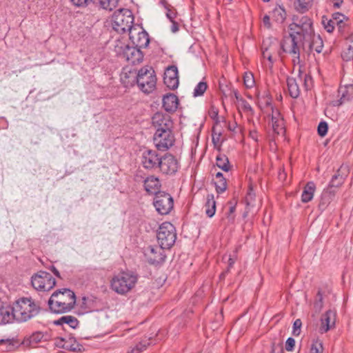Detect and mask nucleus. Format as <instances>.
Returning <instances> with one entry per match:
<instances>
[{"mask_svg":"<svg viewBox=\"0 0 353 353\" xmlns=\"http://www.w3.org/2000/svg\"><path fill=\"white\" fill-rule=\"evenodd\" d=\"M289 28V36L283 38L281 48L284 52L292 56L294 63H299L301 51L305 49V41H310L314 36L313 22L310 17L303 16L294 19Z\"/></svg>","mask_w":353,"mask_h":353,"instance_id":"1","label":"nucleus"},{"mask_svg":"<svg viewBox=\"0 0 353 353\" xmlns=\"http://www.w3.org/2000/svg\"><path fill=\"white\" fill-rule=\"evenodd\" d=\"M76 304L75 293L69 288L56 290L48 300L50 311L55 314L70 312Z\"/></svg>","mask_w":353,"mask_h":353,"instance_id":"2","label":"nucleus"},{"mask_svg":"<svg viewBox=\"0 0 353 353\" xmlns=\"http://www.w3.org/2000/svg\"><path fill=\"white\" fill-rule=\"evenodd\" d=\"M41 307L32 298L23 297L14 305L15 319L19 322H26L37 316Z\"/></svg>","mask_w":353,"mask_h":353,"instance_id":"3","label":"nucleus"},{"mask_svg":"<svg viewBox=\"0 0 353 353\" xmlns=\"http://www.w3.org/2000/svg\"><path fill=\"white\" fill-rule=\"evenodd\" d=\"M137 280V275L134 273L122 272L112 277L110 286L112 290L117 294H125L135 286Z\"/></svg>","mask_w":353,"mask_h":353,"instance_id":"4","label":"nucleus"},{"mask_svg":"<svg viewBox=\"0 0 353 353\" xmlns=\"http://www.w3.org/2000/svg\"><path fill=\"white\" fill-rule=\"evenodd\" d=\"M133 23V14L128 9H119L114 12L112 17V28L119 34L127 31L130 32L134 28Z\"/></svg>","mask_w":353,"mask_h":353,"instance_id":"5","label":"nucleus"},{"mask_svg":"<svg viewBox=\"0 0 353 353\" xmlns=\"http://www.w3.org/2000/svg\"><path fill=\"white\" fill-rule=\"evenodd\" d=\"M137 83L144 93H151L156 88L157 77L152 68L143 67L139 70Z\"/></svg>","mask_w":353,"mask_h":353,"instance_id":"6","label":"nucleus"},{"mask_svg":"<svg viewBox=\"0 0 353 353\" xmlns=\"http://www.w3.org/2000/svg\"><path fill=\"white\" fill-rule=\"evenodd\" d=\"M157 237L162 248L169 249L175 243L176 234L174 226L170 222L163 223L157 230Z\"/></svg>","mask_w":353,"mask_h":353,"instance_id":"7","label":"nucleus"},{"mask_svg":"<svg viewBox=\"0 0 353 353\" xmlns=\"http://www.w3.org/2000/svg\"><path fill=\"white\" fill-rule=\"evenodd\" d=\"M32 287L41 292H48L56 285L55 279L48 272L39 271L31 278Z\"/></svg>","mask_w":353,"mask_h":353,"instance_id":"8","label":"nucleus"},{"mask_svg":"<svg viewBox=\"0 0 353 353\" xmlns=\"http://www.w3.org/2000/svg\"><path fill=\"white\" fill-rule=\"evenodd\" d=\"M153 205L159 214H168L174 206L173 198L165 192H159L154 198Z\"/></svg>","mask_w":353,"mask_h":353,"instance_id":"9","label":"nucleus"},{"mask_svg":"<svg viewBox=\"0 0 353 353\" xmlns=\"http://www.w3.org/2000/svg\"><path fill=\"white\" fill-rule=\"evenodd\" d=\"M154 143L159 150L165 151L172 147L174 143V137L172 130H156Z\"/></svg>","mask_w":353,"mask_h":353,"instance_id":"10","label":"nucleus"},{"mask_svg":"<svg viewBox=\"0 0 353 353\" xmlns=\"http://www.w3.org/2000/svg\"><path fill=\"white\" fill-rule=\"evenodd\" d=\"M161 157L158 152L152 150H145L141 154V163L147 170H152L159 168Z\"/></svg>","mask_w":353,"mask_h":353,"instance_id":"11","label":"nucleus"},{"mask_svg":"<svg viewBox=\"0 0 353 353\" xmlns=\"http://www.w3.org/2000/svg\"><path fill=\"white\" fill-rule=\"evenodd\" d=\"M129 37L134 46L139 48H146L150 43L149 35L142 28L134 27L129 32Z\"/></svg>","mask_w":353,"mask_h":353,"instance_id":"12","label":"nucleus"},{"mask_svg":"<svg viewBox=\"0 0 353 353\" xmlns=\"http://www.w3.org/2000/svg\"><path fill=\"white\" fill-rule=\"evenodd\" d=\"M165 248H162L160 245L158 246H148L144 249L143 253L148 262L152 265H157L162 263L165 259L164 253Z\"/></svg>","mask_w":353,"mask_h":353,"instance_id":"13","label":"nucleus"},{"mask_svg":"<svg viewBox=\"0 0 353 353\" xmlns=\"http://www.w3.org/2000/svg\"><path fill=\"white\" fill-rule=\"evenodd\" d=\"M159 168L165 174H174L179 168V163L171 154H166L161 157Z\"/></svg>","mask_w":353,"mask_h":353,"instance_id":"14","label":"nucleus"},{"mask_svg":"<svg viewBox=\"0 0 353 353\" xmlns=\"http://www.w3.org/2000/svg\"><path fill=\"white\" fill-rule=\"evenodd\" d=\"M152 125L156 130H172L173 123L169 114L163 112H157L152 117Z\"/></svg>","mask_w":353,"mask_h":353,"instance_id":"15","label":"nucleus"},{"mask_svg":"<svg viewBox=\"0 0 353 353\" xmlns=\"http://www.w3.org/2000/svg\"><path fill=\"white\" fill-rule=\"evenodd\" d=\"M123 56L128 63L132 65L139 64L143 59V54L141 48L134 46H126L123 51Z\"/></svg>","mask_w":353,"mask_h":353,"instance_id":"16","label":"nucleus"},{"mask_svg":"<svg viewBox=\"0 0 353 353\" xmlns=\"http://www.w3.org/2000/svg\"><path fill=\"white\" fill-rule=\"evenodd\" d=\"M163 81L170 90H175L179 86L178 69L175 65L167 68L164 72Z\"/></svg>","mask_w":353,"mask_h":353,"instance_id":"17","label":"nucleus"},{"mask_svg":"<svg viewBox=\"0 0 353 353\" xmlns=\"http://www.w3.org/2000/svg\"><path fill=\"white\" fill-rule=\"evenodd\" d=\"M348 166L347 165H341V166L338 169L336 173L332 176L328 188L334 190V188L339 187L343 183L345 178L348 176Z\"/></svg>","mask_w":353,"mask_h":353,"instance_id":"18","label":"nucleus"},{"mask_svg":"<svg viewBox=\"0 0 353 353\" xmlns=\"http://www.w3.org/2000/svg\"><path fill=\"white\" fill-rule=\"evenodd\" d=\"M319 332L321 334L326 333L334 327L336 321V314L332 310L327 311L321 319Z\"/></svg>","mask_w":353,"mask_h":353,"instance_id":"19","label":"nucleus"},{"mask_svg":"<svg viewBox=\"0 0 353 353\" xmlns=\"http://www.w3.org/2000/svg\"><path fill=\"white\" fill-rule=\"evenodd\" d=\"M338 92L339 99L333 101L334 106H340L353 99V85L340 87Z\"/></svg>","mask_w":353,"mask_h":353,"instance_id":"20","label":"nucleus"},{"mask_svg":"<svg viewBox=\"0 0 353 353\" xmlns=\"http://www.w3.org/2000/svg\"><path fill=\"white\" fill-rule=\"evenodd\" d=\"M161 187V184L159 178L154 175L149 176L144 180L145 190L149 194H155L156 195L161 192L159 191Z\"/></svg>","mask_w":353,"mask_h":353,"instance_id":"21","label":"nucleus"},{"mask_svg":"<svg viewBox=\"0 0 353 353\" xmlns=\"http://www.w3.org/2000/svg\"><path fill=\"white\" fill-rule=\"evenodd\" d=\"M179 105L178 97L172 93L165 94L163 98V107L166 112H174Z\"/></svg>","mask_w":353,"mask_h":353,"instance_id":"22","label":"nucleus"},{"mask_svg":"<svg viewBox=\"0 0 353 353\" xmlns=\"http://www.w3.org/2000/svg\"><path fill=\"white\" fill-rule=\"evenodd\" d=\"M323 48V43L322 39L320 35H316L315 33L312 39L305 41V49L303 50V51H306L307 52H310L312 50H315L316 52H321Z\"/></svg>","mask_w":353,"mask_h":353,"instance_id":"23","label":"nucleus"},{"mask_svg":"<svg viewBox=\"0 0 353 353\" xmlns=\"http://www.w3.org/2000/svg\"><path fill=\"white\" fill-rule=\"evenodd\" d=\"M335 190L327 188L324 190L321 194L319 208L321 211H324L328 205L331 203L335 196Z\"/></svg>","mask_w":353,"mask_h":353,"instance_id":"24","label":"nucleus"},{"mask_svg":"<svg viewBox=\"0 0 353 353\" xmlns=\"http://www.w3.org/2000/svg\"><path fill=\"white\" fill-rule=\"evenodd\" d=\"M15 319L14 306H1L0 307V324H6L11 323Z\"/></svg>","mask_w":353,"mask_h":353,"instance_id":"25","label":"nucleus"},{"mask_svg":"<svg viewBox=\"0 0 353 353\" xmlns=\"http://www.w3.org/2000/svg\"><path fill=\"white\" fill-rule=\"evenodd\" d=\"M48 335L41 332H35L28 337H26L23 341L24 345H34L39 342L46 341L48 340Z\"/></svg>","mask_w":353,"mask_h":353,"instance_id":"26","label":"nucleus"},{"mask_svg":"<svg viewBox=\"0 0 353 353\" xmlns=\"http://www.w3.org/2000/svg\"><path fill=\"white\" fill-rule=\"evenodd\" d=\"M346 48L341 52V57L345 61L353 59V32L346 38Z\"/></svg>","mask_w":353,"mask_h":353,"instance_id":"27","label":"nucleus"},{"mask_svg":"<svg viewBox=\"0 0 353 353\" xmlns=\"http://www.w3.org/2000/svg\"><path fill=\"white\" fill-rule=\"evenodd\" d=\"M299 80L297 78L288 77L287 85L289 94L291 97L296 99L300 94V89L299 86Z\"/></svg>","mask_w":353,"mask_h":353,"instance_id":"28","label":"nucleus"},{"mask_svg":"<svg viewBox=\"0 0 353 353\" xmlns=\"http://www.w3.org/2000/svg\"><path fill=\"white\" fill-rule=\"evenodd\" d=\"M316 186L314 182H308L304 187L303 191L301 194V201L303 203H308L314 196Z\"/></svg>","mask_w":353,"mask_h":353,"instance_id":"29","label":"nucleus"},{"mask_svg":"<svg viewBox=\"0 0 353 353\" xmlns=\"http://www.w3.org/2000/svg\"><path fill=\"white\" fill-rule=\"evenodd\" d=\"M205 208V214L208 217L211 218L214 215L216 212V201L212 194L207 195Z\"/></svg>","mask_w":353,"mask_h":353,"instance_id":"30","label":"nucleus"},{"mask_svg":"<svg viewBox=\"0 0 353 353\" xmlns=\"http://www.w3.org/2000/svg\"><path fill=\"white\" fill-rule=\"evenodd\" d=\"M63 323L69 325L72 328H76L79 325V321L77 319L72 316H63L54 321V324L57 325H63Z\"/></svg>","mask_w":353,"mask_h":353,"instance_id":"31","label":"nucleus"},{"mask_svg":"<svg viewBox=\"0 0 353 353\" xmlns=\"http://www.w3.org/2000/svg\"><path fill=\"white\" fill-rule=\"evenodd\" d=\"M150 345V339L145 338L137 343L134 347H131L128 353H141Z\"/></svg>","mask_w":353,"mask_h":353,"instance_id":"32","label":"nucleus"},{"mask_svg":"<svg viewBox=\"0 0 353 353\" xmlns=\"http://www.w3.org/2000/svg\"><path fill=\"white\" fill-rule=\"evenodd\" d=\"M272 18L278 23H283L286 18V12L283 7L276 6L272 10Z\"/></svg>","mask_w":353,"mask_h":353,"instance_id":"33","label":"nucleus"},{"mask_svg":"<svg viewBox=\"0 0 353 353\" xmlns=\"http://www.w3.org/2000/svg\"><path fill=\"white\" fill-rule=\"evenodd\" d=\"M216 164L219 168L225 172L230 170L231 165H230L228 158L225 154L217 155L216 158Z\"/></svg>","mask_w":353,"mask_h":353,"instance_id":"34","label":"nucleus"},{"mask_svg":"<svg viewBox=\"0 0 353 353\" xmlns=\"http://www.w3.org/2000/svg\"><path fill=\"white\" fill-rule=\"evenodd\" d=\"M312 1V0H295L294 5L296 9L301 12L307 11L310 6V2Z\"/></svg>","mask_w":353,"mask_h":353,"instance_id":"35","label":"nucleus"},{"mask_svg":"<svg viewBox=\"0 0 353 353\" xmlns=\"http://www.w3.org/2000/svg\"><path fill=\"white\" fill-rule=\"evenodd\" d=\"M208 88V85L206 82L201 81L199 82L194 89L193 96L194 97L202 96L204 92L206 91Z\"/></svg>","mask_w":353,"mask_h":353,"instance_id":"36","label":"nucleus"},{"mask_svg":"<svg viewBox=\"0 0 353 353\" xmlns=\"http://www.w3.org/2000/svg\"><path fill=\"white\" fill-rule=\"evenodd\" d=\"M323 343L319 339H316L312 341L311 344L309 353H323Z\"/></svg>","mask_w":353,"mask_h":353,"instance_id":"37","label":"nucleus"},{"mask_svg":"<svg viewBox=\"0 0 353 353\" xmlns=\"http://www.w3.org/2000/svg\"><path fill=\"white\" fill-rule=\"evenodd\" d=\"M244 85L247 88H252L255 85L254 75L250 72H246L243 76Z\"/></svg>","mask_w":353,"mask_h":353,"instance_id":"38","label":"nucleus"},{"mask_svg":"<svg viewBox=\"0 0 353 353\" xmlns=\"http://www.w3.org/2000/svg\"><path fill=\"white\" fill-rule=\"evenodd\" d=\"M299 81H303V85L306 90H308L311 85L312 77L307 74H303L301 70L299 71L297 77Z\"/></svg>","mask_w":353,"mask_h":353,"instance_id":"39","label":"nucleus"},{"mask_svg":"<svg viewBox=\"0 0 353 353\" xmlns=\"http://www.w3.org/2000/svg\"><path fill=\"white\" fill-rule=\"evenodd\" d=\"M214 183L216 188V191L219 194L224 192L227 189V182L225 178L214 180Z\"/></svg>","mask_w":353,"mask_h":353,"instance_id":"40","label":"nucleus"},{"mask_svg":"<svg viewBox=\"0 0 353 353\" xmlns=\"http://www.w3.org/2000/svg\"><path fill=\"white\" fill-rule=\"evenodd\" d=\"M119 0H100L101 6L108 10H112L118 4Z\"/></svg>","mask_w":353,"mask_h":353,"instance_id":"41","label":"nucleus"},{"mask_svg":"<svg viewBox=\"0 0 353 353\" xmlns=\"http://www.w3.org/2000/svg\"><path fill=\"white\" fill-rule=\"evenodd\" d=\"M272 128L274 132L277 134H284L285 132L282 120L274 121V118H272Z\"/></svg>","mask_w":353,"mask_h":353,"instance_id":"42","label":"nucleus"},{"mask_svg":"<svg viewBox=\"0 0 353 353\" xmlns=\"http://www.w3.org/2000/svg\"><path fill=\"white\" fill-rule=\"evenodd\" d=\"M72 339H70L69 341H65L64 344L62 345V347L74 352L80 351L81 345H80L79 343H77L75 341L72 343Z\"/></svg>","mask_w":353,"mask_h":353,"instance_id":"43","label":"nucleus"},{"mask_svg":"<svg viewBox=\"0 0 353 353\" xmlns=\"http://www.w3.org/2000/svg\"><path fill=\"white\" fill-rule=\"evenodd\" d=\"M323 294L321 290H319L316 294V298L315 300V302L314 303V307L316 310V312H319L321 309L323 307Z\"/></svg>","mask_w":353,"mask_h":353,"instance_id":"44","label":"nucleus"},{"mask_svg":"<svg viewBox=\"0 0 353 353\" xmlns=\"http://www.w3.org/2000/svg\"><path fill=\"white\" fill-rule=\"evenodd\" d=\"M262 56L264 59H267L271 63H273L272 54L269 52L268 46L263 42L261 46Z\"/></svg>","mask_w":353,"mask_h":353,"instance_id":"45","label":"nucleus"},{"mask_svg":"<svg viewBox=\"0 0 353 353\" xmlns=\"http://www.w3.org/2000/svg\"><path fill=\"white\" fill-rule=\"evenodd\" d=\"M327 130H328V126H327V124L326 122L321 121L319 123V124L318 125L317 130H318V134L321 137H324L327 134Z\"/></svg>","mask_w":353,"mask_h":353,"instance_id":"46","label":"nucleus"},{"mask_svg":"<svg viewBox=\"0 0 353 353\" xmlns=\"http://www.w3.org/2000/svg\"><path fill=\"white\" fill-rule=\"evenodd\" d=\"M302 325V322L301 319H298L295 320L293 324V330H292V334L294 336H299L301 333V327Z\"/></svg>","mask_w":353,"mask_h":353,"instance_id":"47","label":"nucleus"},{"mask_svg":"<svg viewBox=\"0 0 353 353\" xmlns=\"http://www.w3.org/2000/svg\"><path fill=\"white\" fill-rule=\"evenodd\" d=\"M345 19V16L344 14L340 12H336L332 14L331 19L334 21V23L341 26V23L343 22Z\"/></svg>","mask_w":353,"mask_h":353,"instance_id":"48","label":"nucleus"},{"mask_svg":"<svg viewBox=\"0 0 353 353\" xmlns=\"http://www.w3.org/2000/svg\"><path fill=\"white\" fill-rule=\"evenodd\" d=\"M294 346L295 340L292 337H289L285 342V350L288 352H292L294 350Z\"/></svg>","mask_w":353,"mask_h":353,"instance_id":"49","label":"nucleus"},{"mask_svg":"<svg viewBox=\"0 0 353 353\" xmlns=\"http://www.w3.org/2000/svg\"><path fill=\"white\" fill-rule=\"evenodd\" d=\"M240 103L241 108L243 109V110L246 112H253V109L251 107L250 104L243 98H240Z\"/></svg>","mask_w":353,"mask_h":353,"instance_id":"50","label":"nucleus"},{"mask_svg":"<svg viewBox=\"0 0 353 353\" xmlns=\"http://www.w3.org/2000/svg\"><path fill=\"white\" fill-rule=\"evenodd\" d=\"M324 28L328 32H332L334 29V21L330 19L327 23L323 22Z\"/></svg>","mask_w":353,"mask_h":353,"instance_id":"51","label":"nucleus"},{"mask_svg":"<svg viewBox=\"0 0 353 353\" xmlns=\"http://www.w3.org/2000/svg\"><path fill=\"white\" fill-rule=\"evenodd\" d=\"M255 194L252 192V188H250V191L248 192L245 196V202L248 205H250L252 201L254 200Z\"/></svg>","mask_w":353,"mask_h":353,"instance_id":"52","label":"nucleus"},{"mask_svg":"<svg viewBox=\"0 0 353 353\" xmlns=\"http://www.w3.org/2000/svg\"><path fill=\"white\" fill-rule=\"evenodd\" d=\"M74 5L79 7H84L88 5L92 0H71Z\"/></svg>","mask_w":353,"mask_h":353,"instance_id":"53","label":"nucleus"},{"mask_svg":"<svg viewBox=\"0 0 353 353\" xmlns=\"http://www.w3.org/2000/svg\"><path fill=\"white\" fill-rule=\"evenodd\" d=\"M165 7L167 10V17L170 19V21H173L176 17V12L174 10H172L170 8H169L168 6H165Z\"/></svg>","mask_w":353,"mask_h":353,"instance_id":"54","label":"nucleus"},{"mask_svg":"<svg viewBox=\"0 0 353 353\" xmlns=\"http://www.w3.org/2000/svg\"><path fill=\"white\" fill-rule=\"evenodd\" d=\"M235 210H236V206L235 205H231L230 207V209H229V212L227 214V218L228 219V220L230 221H233L234 219V213L235 212Z\"/></svg>","mask_w":353,"mask_h":353,"instance_id":"55","label":"nucleus"},{"mask_svg":"<svg viewBox=\"0 0 353 353\" xmlns=\"http://www.w3.org/2000/svg\"><path fill=\"white\" fill-rule=\"evenodd\" d=\"M3 343H5L8 346H7V350L8 351H10V350H12L14 349V343H12V341L10 340V339H1L0 340V344H3Z\"/></svg>","mask_w":353,"mask_h":353,"instance_id":"56","label":"nucleus"},{"mask_svg":"<svg viewBox=\"0 0 353 353\" xmlns=\"http://www.w3.org/2000/svg\"><path fill=\"white\" fill-rule=\"evenodd\" d=\"M270 353H284L282 347L273 344L271 347Z\"/></svg>","mask_w":353,"mask_h":353,"instance_id":"57","label":"nucleus"},{"mask_svg":"<svg viewBox=\"0 0 353 353\" xmlns=\"http://www.w3.org/2000/svg\"><path fill=\"white\" fill-rule=\"evenodd\" d=\"M263 25L268 28H270L271 27L270 19L268 15L266 14L263 17Z\"/></svg>","mask_w":353,"mask_h":353,"instance_id":"58","label":"nucleus"},{"mask_svg":"<svg viewBox=\"0 0 353 353\" xmlns=\"http://www.w3.org/2000/svg\"><path fill=\"white\" fill-rule=\"evenodd\" d=\"M235 263V259L232 258V257H230L228 259V268H227V270L226 272H228L230 270V268H232L233 267V265Z\"/></svg>","mask_w":353,"mask_h":353,"instance_id":"59","label":"nucleus"},{"mask_svg":"<svg viewBox=\"0 0 353 353\" xmlns=\"http://www.w3.org/2000/svg\"><path fill=\"white\" fill-rule=\"evenodd\" d=\"M50 270L53 272V274L56 276H57L58 278H61V275H60V273H59V270L54 265H52L50 268Z\"/></svg>","mask_w":353,"mask_h":353,"instance_id":"60","label":"nucleus"},{"mask_svg":"<svg viewBox=\"0 0 353 353\" xmlns=\"http://www.w3.org/2000/svg\"><path fill=\"white\" fill-rule=\"evenodd\" d=\"M343 2V0H334L333 2V6L334 8H339L342 3Z\"/></svg>","mask_w":353,"mask_h":353,"instance_id":"61","label":"nucleus"},{"mask_svg":"<svg viewBox=\"0 0 353 353\" xmlns=\"http://www.w3.org/2000/svg\"><path fill=\"white\" fill-rule=\"evenodd\" d=\"M172 23V26H171V30L173 32H176L179 30V26H178V23L174 21V20L173 21H171Z\"/></svg>","mask_w":353,"mask_h":353,"instance_id":"62","label":"nucleus"},{"mask_svg":"<svg viewBox=\"0 0 353 353\" xmlns=\"http://www.w3.org/2000/svg\"><path fill=\"white\" fill-rule=\"evenodd\" d=\"M225 179L223 177V175L221 172H219L216 174V176H215V179L214 180H216V179Z\"/></svg>","mask_w":353,"mask_h":353,"instance_id":"63","label":"nucleus"},{"mask_svg":"<svg viewBox=\"0 0 353 353\" xmlns=\"http://www.w3.org/2000/svg\"><path fill=\"white\" fill-rule=\"evenodd\" d=\"M212 141L214 143V145H216L219 141V135H218L216 137H215L214 135L212 136Z\"/></svg>","mask_w":353,"mask_h":353,"instance_id":"64","label":"nucleus"}]
</instances>
